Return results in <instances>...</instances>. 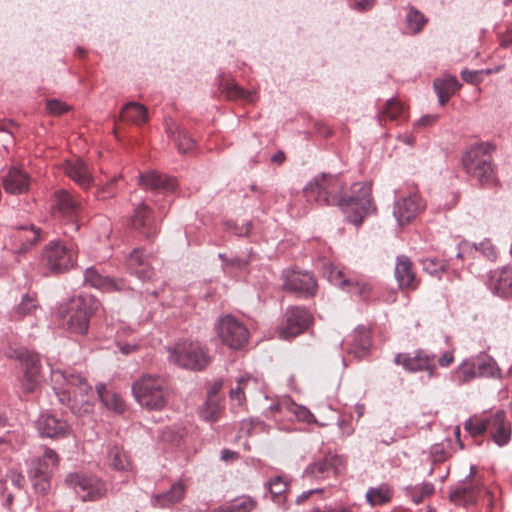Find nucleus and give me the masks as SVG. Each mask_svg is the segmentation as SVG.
Listing matches in <instances>:
<instances>
[{"label":"nucleus","mask_w":512,"mask_h":512,"mask_svg":"<svg viewBox=\"0 0 512 512\" xmlns=\"http://www.w3.org/2000/svg\"><path fill=\"white\" fill-rule=\"evenodd\" d=\"M346 182L339 174L321 173L313 177L303 188L309 202L319 205L337 206L345 214L348 222L356 227L375 212L370 182H356L351 186L350 194L343 195Z\"/></svg>","instance_id":"obj_1"},{"label":"nucleus","mask_w":512,"mask_h":512,"mask_svg":"<svg viewBox=\"0 0 512 512\" xmlns=\"http://www.w3.org/2000/svg\"><path fill=\"white\" fill-rule=\"evenodd\" d=\"M52 389L60 404L75 415L90 413L93 409V388L79 373L51 369Z\"/></svg>","instance_id":"obj_2"},{"label":"nucleus","mask_w":512,"mask_h":512,"mask_svg":"<svg viewBox=\"0 0 512 512\" xmlns=\"http://www.w3.org/2000/svg\"><path fill=\"white\" fill-rule=\"evenodd\" d=\"M78 250L61 239L49 241L41 251L40 263L44 276H56L68 272L77 263Z\"/></svg>","instance_id":"obj_3"},{"label":"nucleus","mask_w":512,"mask_h":512,"mask_svg":"<svg viewBox=\"0 0 512 512\" xmlns=\"http://www.w3.org/2000/svg\"><path fill=\"white\" fill-rule=\"evenodd\" d=\"M493 145L481 142L470 146L462 156V165L468 175L475 178L481 185L491 184L496 179L492 164Z\"/></svg>","instance_id":"obj_4"},{"label":"nucleus","mask_w":512,"mask_h":512,"mask_svg":"<svg viewBox=\"0 0 512 512\" xmlns=\"http://www.w3.org/2000/svg\"><path fill=\"white\" fill-rule=\"evenodd\" d=\"M100 302L90 294H80L66 304V327L70 333L85 335L89 329L90 317L98 310Z\"/></svg>","instance_id":"obj_5"},{"label":"nucleus","mask_w":512,"mask_h":512,"mask_svg":"<svg viewBox=\"0 0 512 512\" xmlns=\"http://www.w3.org/2000/svg\"><path fill=\"white\" fill-rule=\"evenodd\" d=\"M167 350L169 360L185 369L201 371L210 361L207 350L198 342L179 341L174 346L168 347Z\"/></svg>","instance_id":"obj_6"},{"label":"nucleus","mask_w":512,"mask_h":512,"mask_svg":"<svg viewBox=\"0 0 512 512\" xmlns=\"http://www.w3.org/2000/svg\"><path fill=\"white\" fill-rule=\"evenodd\" d=\"M7 356L22 365L23 373L19 377L22 390L25 393L34 392L42 379V364L40 355L24 347L9 349Z\"/></svg>","instance_id":"obj_7"},{"label":"nucleus","mask_w":512,"mask_h":512,"mask_svg":"<svg viewBox=\"0 0 512 512\" xmlns=\"http://www.w3.org/2000/svg\"><path fill=\"white\" fill-rule=\"evenodd\" d=\"M136 401L148 410H161L167 403L163 381L156 376L143 375L132 386Z\"/></svg>","instance_id":"obj_8"},{"label":"nucleus","mask_w":512,"mask_h":512,"mask_svg":"<svg viewBox=\"0 0 512 512\" xmlns=\"http://www.w3.org/2000/svg\"><path fill=\"white\" fill-rule=\"evenodd\" d=\"M65 484L73 489L83 502L99 501L108 492V487L104 480L96 475H87L81 472L69 473L65 477Z\"/></svg>","instance_id":"obj_9"},{"label":"nucleus","mask_w":512,"mask_h":512,"mask_svg":"<svg viewBox=\"0 0 512 512\" xmlns=\"http://www.w3.org/2000/svg\"><path fill=\"white\" fill-rule=\"evenodd\" d=\"M52 212L61 219L73 232L80 228L79 216L82 211L81 199L66 189H58L53 193Z\"/></svg>","instance_id":"obj_10"},{"label":"nucleus","mask_w":512,"mask_h":512,"mask_svg":"<svg viewBox=\"0 0 512 512\" xmlns=\"http://www.w3.org/2000/svg\"><path fill=\"white\" fill-rule=\"evenodd\" d=\"M214 329L222 344L233 350L243 348L249 339L247 327L231 314L221 316Z\"/></svg>","instance_id":"obj_11"},{"label":"nucleus","mask_w":512,"mask_h":512,"mask_svg":"<svg viewBox=\"0 0 512 512\" xmlns=\"http://www.w3.org/2000/svg\"><path fill=\"white\" fill-rule=\"evenodd\" d=\"M45 238L41 228L33 224L14 226L5 241V247L13 254L22 255Z\"/></svg>","instance_id":"obj_12"},{"label":"nucleus","mask_w":512,"mask_h":512,"mask_svg":"<svg viewBox=\"0 0 512 512\" xmlns=\"http://www.w3.org/2000/svg\"><path fill=\"white\" fill-rule=\"evenodd\" d=\"M313 320L312 314L304 307L294 306L286 309L283 320L277 329L280 339L289 340L302 334Z\"/></svg>","instance_id":"obj_13"},{"label":"nucleus","mask_w":512,"mask_h":512,"mask_svg":"<svg viewBox=\"0 0 512 512\" xmlns=\"http://www.w3.org/2000/svg\"><path fill=\"white\" fill-rule=\"evenodd\" d=\"M129 223L133 231L148 241H153L160 232L154 212L145 202L134 208Z\"/></svg>","instance_id":"obj_14"},{"label":"nucleus","mask_w":512,"mask_h":512,"mask_svg":"<svg viewBox=\"0 0 512 512\" xmlns=\"http://www.w3.org/2000/svg\"><path fill=\"white\" fill-rule=\"evenodd\" d=\"M35 428L41 438L64 439L72 433L66 419L50 411L41 412L35 421Z\"/></svg>","instance_id":"obj_15"},{"label":"nucleus","mask_w":512,"mask_h":512,"mask_svg":"<svg viewBox=\"0 0 512 512\" xmlns=\"http://www.w3.org/2000/svg\"><path fill=\"white\" fill-rule=\"evenodd\" d=\"M283 279V290L285 291H291L302 298H310L316 294L317 282L307 271L286 269L283 271Z\"/></svg>","instance_id":"obj_16"},{"label":"nucleus","mask_w":512,"mask_h":512,"mask_svg":"<svg viewBox=\"0 0 512 512\" xmlns=\"http://www.w3.org/2000/svg\"><path fill=\"white\" fill-rule=\"evenodd\" d=\"M435 354H430L423 349L410 353H398L394 358V363L403 366L408 372L427 371L429 377L435 376Z\"/></svg>","instance_id":"obj_17"},{"label":"nucleus","mask_w":512,"mask_h":512,"mask_svg":"<svg viewBox=\"0 0 512 512\" xmlns=\"http://www.w3.org/2000/svg\"><path fill=\"white\" fill-rule=\"evenodd\" d=\"M126 268L131 275L141 281H150L155 275L152 256L146 254L143 248H135L126 260Z\"/></svg>","instance_id":"obj_18"},{"label":"nucleus","mask_w":512,"mask_h":512,"mask_svg":"<svg viewBox=\"0 0 512 512\" xmlns=\"http://www.w3.org/2000/svg\"><path fill=\"white\" fill-rule=\"evenodd\" d=\"M424 208L422 199L416 194H410L394 202L393 215L399 225L411 222Z\"/></svg>","instance_id":"obj_19"},{"label":"nucleus","mask_w":512,"mask_h":512,"mask_svg":"<svg viewBox=\"0 0 512 512\" xmlns=\"http://www.w3.org/2000/svg\"><path fill=\"white\" fill-rule=\"evenodd\" d=\"M481 479H472L461 483L449 490V500L456 505L473 504L477 501L478 496L482 491Z\"/></svg>","instance_id":"obj_20"},{"label":"nucleus","mask_w":512,"mask_h":512,"mask_svg":"<svg viewBox=\"0 0 512 512\" xmlns=\"http://www.w3.org/2000/svg\"><path fill=\"white\" fill-rule=\"evenodd\" d=\"M487 286L495 295L500 297L512 296V268L503 267L491 271L488 276Z\"/></svg>","instance_id":"obj_21"},{"label":"nucleus","mask_w":512,"mask_h":512,"mask_svg":"<svg viewBox=\"0 0 512 512\" xmlns=\"http://www.w3.org/2000/svg\"><path fill=\"white\" fill-rule=\"evenodd\" d=\"M139 185L153 192H173L176 189V178L156 171H148L139 175Z\"/></svg>","instance_id":"obj_22"},{"label":"nucleus","mask_w":512,"mask_h":512,"mask_svg":"<svg viewBox=\"0 0 512 512\" xmlns=\"http://www.w3.org/2000/svg\"><path fill=\"white\" fill-rule=\"evenodd\" d=\"M65 173L83 190L90 189L94 184V178L87 163L80 158L67 161Z\"/></svg>","instance_id":"obj_23"},{"label":"nucleus","mask_w":512,"mask_h":512,"mask_svg":"<svg viewBox=\"0 0 512 512\" xmlns=\"http://www.w3.org/2000/svg\"><path fill=\"white\" fill-rule=\"evenodd\" d=\"M84 281L104 292L120 291L125 288L124 280L103 276L94 267L85 269Z\"/></svg>","instance_id":"obj_24"},{"label":"nucleus","mask_w":512,"mask_h":512,"mask_svg":"<svg viewBox=\"0 0 512 512\" xmlns=\"http://www.w3.org/2000/svg\"><path fill=\"white\" fill-rule=\"evenodd\" d=\"M262 389V381L250 374L241 376L234 388H231L229 397L231 401L242 406L246 402V394H253Z\"/></svg>","instance_id":"obj_25"},{"label":"nucleus","mask_w":512,"mask_h":512,"mask_svg":"<svg viewBox=\"0 0 512 512\" xmlns=\"http://www.w3.org/2000/svg\"><path fill=\"white\" fill-rule=\"evenodd\" d=\"M341 462L340 456L336 454H326L323 458L309 464L304 470V476L316 479H325L331 471L336 470Z\"/></svg>","instance_id":"obj_26"},{"label":"nucleus","mask_w":512,"mask_h":512,"mask_svg":"<svg viewBox=\"0 0 512 512\" xmlns=\"http://www.w3.org/2000/svg\"><path fill=\"white\" fill-rule=\"evenodd\" d=\"M165 131L168 137L174 142L179 153L185 154L194 149L195 140L187 131L176 125L172 119L165 120Z\"/></svg>","instance_id":"obj_27"},{"label":"nucleus","mask_w":512,"mask_h":512,"mask_svg":"<svg viewBox=\"0 0 512 512\" xmlns=\"http://www.w3.org/2000/svg\"><path fill=\"white\" fill-rule=\"evenodd\" d=\"M395 278L400 288L415 289L417 287V279L413 271V264L409 257L399 255L396 258Z\"/></svg>","instance_id":"obj_28"},{"label":"nucleus","mask_w":512,"mask_h":512,"mask_svg":"<svg viewBox=\"0 0 512 512\" xmlns=\"http://www.w3.org/2000/svg\"><path fill=\"white\" fill-rule=\"evenodd\" d=\"M3 186L9 194H21L28 191L30 176L23 170L13 167L3 177Z\"/></svg>","instance_id":"obj_29"},{"label":"nucleus","mask_w":512,"mask_h":512,"mask_svg":"<svg viewBox=\"0 0 512 512\" xmlns=\"http://www.w3.org/2000/svg\"><path fill=\"white\" fill-rule=\"evenodd\" d=\"M482 254L489 260H494L496 258L495 247L491 243L490 240L485 239L479 244L472 243L469 241H462L458 245V252L456 254L457 258H465L469 255L475 257L476 254Z\"/></svg>","instance_id":"obj_30"},{"label":"nucleus","mask_w":512,"mask_h":512,"mask_svg":"<svg viewBox=\"0 0 512 512\" xmlns=\"http://www.w3.org/2000/svg\"><path fill=\"white\" fill-rule=\"evenodd\" d=\"M488 432L498 446L502 447L508 444L511 438V431L505 424V414L502 411L490 415V428Z\"/></svg>","instance_id":"obj_31"},{"label":"nucleus","mask_w":512,"mask_h":512,"mask_svg":"<svg viewBox=\"0 0 512 512\" xmlns=\"http://www.w3.org/2000/svg\"><path fill=\"white\" fill-rule=\"evenodd\" d=\"M433 87L438 96L440 105L443 106L459 90L461 84L456 77L445 75L443 77L436 78L433 82Z\"/></svg>","instance_id":"obj_32"},{"label":"nucleus","mask_w":512,"mask_h":512,"mask_svg":"<svg viewBox=\"0 0 512 512\" xmlns=\"http://www.w3.org/2000/svg\"><path fill=\"white\" fill-rule=\"evenodd\" d=\"M106 463L116 471L131 472L133 470L128 454L118 445H108Z\"/></svg>","instance_id":"obj_33"},{"label":"nucleus","mask_w":512,"mask_h":512,"mask_svg":"<svg viewBox=\"0 0 512 512\" xmlns=\"http://www.w3.org/2000/svg\"><path fill=\"white\" fill-rule=\"evenodd\" d=\"M185 495V486L182 482H175L171 488L163 493L156 494L152 503L155 507H169L180 502Z\"/></svg>","instance_id":"obj_34"},{"label":"nucleus","mask_w":512,"mask_h":512,"mask_svg":"<svg viewBox=\"0 0 512 512\" xmlns=\"http://www.w3.org/2000/svg\"><path fill=\"white\" fill-rule=\"evenodd\" d=\"M371 347V331L364 325H358L352 334L351 350L357 356L367 353Z\"/></svg>","instance_id":"obj_35"},{"label":"nucleus","mask_w":512,"mask_h":512,"mask_svg":"<svg viewBox=\"0 0 512 512\" xmlns=\"http://www.w3.org/2000/svg\"><path fill=\"white\" fill-rule=\"evenodd\" d=\"M59 460V456L55 450L45 447L44 453L32 460L29 469L52 474L53 471L58 467Z\"/></svg>","instance_id":"obj_36"},{"label":"nucleus","mask_w":512,"mask_h":512,"mask_svg":"<svg viewBox=\"0 0 512 512\" xmlns=\"http://www.w3.org/2000/svg\"><path fill=\"white\" fill-rule=\"evenodd\" d=\"M223 409L224 405L221 399H206V401L199 406L198 414L203 421L215 423L220 419Z\"/></svg>","instance_id":"obj_37"},{"label":"nucleus","mask_w":512,"mask_h":512,"mask_svg":"<svg viewBox=\"0 0 512 512\" xmlns=\"http://www.w3.org/2000/svg\"><path fill=\"white\" fill-rule=\"evenodd\" d=\"M428 19L425 15L413 6L408 8L405 16V33L415 35L422 31Z\"/></svg>","instance_id":"obj_38"},{"label":"nucleus","mask_w":512,"mask_h":512,"mask_svg":"<svg viewBox=\"0 0 512 512\" xmlns=\"http://www.w3.org/2000/svg\"><path fill=\"white\" fill-rule=\"evenodd\" d=\"M365 498L370 506H381L390 502L392 490L388 484L382 483L377 487H370L366 492Z\"/></svg>","instance_id":"obj_39"},{"label":"nucleus","mask_w":512,"mask_h":512,"mask_svg":"<svg viewBox=\"0 0 512 512\" xmlns=\"http://www.w3.org/2000/svg\"><path fill=\"white\" fill-rule=\"evenodd\" d=\"M222 91L226 94L229 99L232 100H244L247 102H254L255 93L238 86V84L232 80H225L221 83Z\"/></svg>","instance_id":"obj_40"},{"label":"nucleus","mask_w":512,"mask_h":512,"mask_svg":"<svg viewBox=\"0 0 512 512\" xmlns=\"http://www.w3.org/2000/svg\"><path fill=\"white\" fill-rule=\"evenodd\" d=\"M123 120L143 124L147 121V109L143 105L136 102H128L121 110Z\"/></svg>","instance_id":"obj_41"},{"label":"nucleus","mask_w":512,"mask_h":512,"mask_svg":"<svg viewBox=\"0 0 512 512\" xmlns=\"http://www.w3.org/2000/svg\"><path fill=\"white\" fill-rule=\"evenodd\" d=\"M98 396L102 404L109 410L121 414L125 410V404L122 398L114 392L108 391L104 385L97 388Z\"/></svg>","instance_id":"obj_42"},{"label":"nucleus","mask_w":512,"mask_h":512,"mask_svg":"<svg viewBox=\"0 0 512 512\" xmlns=\"http://www.w3.org/2000/svg\"><path fill=\"white\" fill-rule=\"evenodd\" d=\"M256 507L257 501L253 497L241 495L221 506V512H252Z\"/></svg>","instance_id":"obj_43"},{"label":"nucleus","mask_w":512,"mask_h":512,"mask_svg":"<svg viewBox=\"0 0 512 512\" xmlns=\"http://www.w3.org/2000/svg\"><path fill=\"white\" fill-rule=\"evenodd\" d=\"M28 477L32 483L35 493L43 496L49 493L51 489L52 474L28 469Z\"/></svg>","instance_id":"obj_44"},{"label":"nucleus","mask_w":512,"mask_h":512,"mask_svg":"<svg viewBox=\"0 0 512 512\" xmlns=\"http://www.w3.org/2000/svg\"><path fill=\"white\" fill-rule=\"evenodd\" d=\"M265 488L271 494L272 500L280 504L285 500L284 494L288 489V484L281 476H274L265 483Z\"/></svg>","instance_id":"obj_45"},{"label":"nucleus","mask_w":512,"mask_h":512,"mask_svg":"<svg viewBox=\"0 0 512 512\" xmlns=\"http://www.w3.org/2000/svg\"><path fill=\"white\" fill-rule=\"evenodd\" d=\"M475 359L478 377H497L500 375V369L493 358L484 355L475 357Z\"/></svg>","instance_id":"obj_46"},{"label":"nucleus","mask_w":512,"mask_h":512,"mask_svg":"<svg viewBox=\"0 0 512 512\" xmlns=\"http://www.w3.org/2000/svg\"><path fill=\"white\" fill-rule=\"evenodd\" d=\"M456 377L460 384L470 382L478 377L476 359H465L456 370Z\"/></svg>","instance_id":"obj_47"},{"label":"nucleus","mask_w":512,"mask_h":512,"mask_svg":"<svg viewBox=\"0 0 512 512\" xmlns=\"http://www.w3.org/2000/svg\"><path fill=\"white\" fill-rule=\"evenodd\" d=\"M406 496L410 497L415 504H419L427 496L434 492V485L429 482H423L420 485L407 486L405 488Z\"/></svg>","instance_id":"obj_48"},{"label":"nucleus","mask_w":512,"mask_h":512,"mask_svg":"<svg viewBox=\"0 0 512 512\" xmlns=\"http://www.w3.org/2000/svg\"><path fill=\"white\" fill-rule=\"evenodd\" d=\"M38 301L35 293H25L20 303L14 308V314L18 317L31 315L38 308Z\"/></svg>","instance_id":"obj_49"},{"label":"nucleus","mask_w":512,"mask_h":512,"mask_svg":"<svg viewBox=\"0 0 512 512\" xmlns=\"http://www.w3.org/2000/svg\"><path fill=\"white\" fill-rule=\"evenodd\" d=\"M122 178L121 174L113 176L107 183L99 185L95 192L97 200H107L116 195V183Z\"/></svg>","instance_id":"obj_50"},{"label":"nucleus","mask_w":512,"mask_h":512,"mask_svg":"<svg viewBox=\"0 0 512 512\" xmlns=\"http://www.w3.org/2000/svg\"><path fill=\"white\" fill-rule=\"evenodd\" d=\"M490 428V415L482 419H468L465 422V429L474 437L488 432Z\"/></svg>","instance_id":"obj_51"},{"label":"nucleus","mask_w":512,"mask_h":512,"mask_svg":"<svg viewBox=\"0 0 512 512\" xmlns=\"http://www.w3.org/2000/svg\"><path fill=\"white\" fill-rule=\"evenodd\" d=\"M346 290L351 295H355L363 300H366L371 294L372 287L368 282L351 279L346 287Z\"/></svg>","instance_id":"obj_52"},{"label":"nucleus","mask_w":512,"mask_h":512,"mask_svg":"<svg viewBox=\"0 0 512 512\" xmlns=\"http://www.w3.org/2000/svg\"><path fill=\"white\" fill-rule=\"evenodd\" d=\"M420 262L424 271L432 276L440 277V274L445 270L444 262L436 257H424Z\"/></svg>","instance_id":"obj_53"},{"label":"nucleus","mask_w":512,"mask_h":512,"mask_svg":"<svg viewBox=\"0 0 512 512\" xmlns=\"http://www.w3.org/2000/svg\"><path fill=\"white\" fill-rule=\"evenodd\" d=\"M404 113L403 105L396 99L391 98L386 102L383 114L391 120L399 119Z\"/></svg>","instance_id":"obj_54"},{"label":"nucleus","mask_w":512,"mask_h":512,"mask_svg":"<svg viewBox=\"0 0 512 512\" xmlns=\"http://www.w3.org/2000/svg\"><path fill=\"white\" fill-rule=\"evenodd\" d=\"M225 229L227 231H231L233 234L239 237H246L250 234L252 229V224L250 221L243 223L242 225H238L236 223L227 221L224 223Z\"/></svg>","instance_id":"obj_55"},{"label":"nucleus","mask_w":512,"mask_h":512,"mask_svg":"<svg viewBox=\"0 0 512 512\" xmlns=\"http://www.w3.org/2000/svg\"><path fill=\"white\" fill-rule=\"evenodd\" d=\"M46 109L50 114L59 116L66 113L70 107L61 100L49 99L46 102Z\"/></svg>","instance_id":"obj_56"},{"label":"nucleus","mask_w":512,"mask_h":512,"mask_svg":"<svg viewBox=\"0 0 512 512\" xmlns=\"http://www.w3.org/2000/svg\"><path fill=\"white\" fill-rule=\"evenodd\" d=\"M328 280L335 286L346 289L351 279H346L341 270L337 269L336 267H332L328 273Z\"/></svg>","instance_id":"obj_57"},{"label":"nucleus","mask_w":512,"mask_h":512,"mask_svg":"<svg viewBox=\"0 0 512 512\" xmlns=\"http://www.w3.org/2000/svg\"><path fill=\"white\" fill-rule=\"evenodd\" d=\"M484 73V70H467L464 69L460 72L461 78L470 84H478L482 81V74ZM485 73L489 74L491 73V70H485Z\"/></svg>","instance_id":"obj_58"},{"label":"nucleus","mask_w":512,"mask_h":512,"mask_svg":"<svg viewBox=\"0 0 512 512\" xmlns=\"http://www.w3.org/2000/svg\"><path fill=\"white\" fill-rule=\"evenodd\" d=\"M12 127H18L13 120H0V132L6 133V144L3 145V148L6 151H8V144H12L14 142V134L11 130Z\"/></svg>","instance_id":"obj_59"},{"label":"nucleus","mask_w":512,"mask_h":512,"mask_svg":"<svg viewBox=\"0 0 512 512\" xmlns=\"http://www.w3.org/2000/svg\"><path fill=\"white\" fill-rule=\"evenodd\" d=\"M430 456L434 463H441L446 459V452L441 444H434L430 448Z\"/></svg>","instance_id":"obj_60"},{"label":"nucleus","mask_w":512,"mask_h":512,"mask_svg":"<svg viewBox=\"0 0 512 512\" xmlns=\"http://www.w3.org/2000/svg\"><path fill=\"white\" fill-rule=\"evenodd\" d=\"M117 348L123 355H130L137 352L140 349V345L137 343L121 342L116 343Z\"/></svg>","instance_id":"obj_61"},{"label":"nucleus","mask_w":512,"mask_h":512,"mask_svg":"<svg viewBox=\"0 0 512 512\" xmlns=\"http://www.w3.org/2000/svg\"><path fill=\"white\" fill-rule=\"evenodd\" d=\"M249 264V260L241 257H233L226 259V267L236 268L238 270H245Z\"/></svg>","instance_id":"obj_62"},{"label":"nucleus","mask_w":512,"mask_h":512,"mask_svg":"<svg viewBox=\"0 0 512 512\" xmlns=\"http://www.w3.org/2000/svg\"><path fill=\"white\" fill-rule=\"evenodd\" d=\"M311 512H353L350 509L341 506V505H335V506H325L323 509L320 507H314Z\"/></svg>","instance_id":"obj_63"},{"label":"nucleus","mask_w":512,"mask_h":512,"mask_svg":"<svg viewBox=\"0 0 512 512\" xmlns=\"http://www.w3.org/2000/svg\"><path fill=\"white\" fill-rule=\"evenodd\" d=\"M375 0H353V6L359 11L370 10L374 5Z\"/></svg>","instance_id":"obj_64"}]
</instances>
